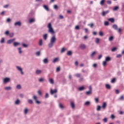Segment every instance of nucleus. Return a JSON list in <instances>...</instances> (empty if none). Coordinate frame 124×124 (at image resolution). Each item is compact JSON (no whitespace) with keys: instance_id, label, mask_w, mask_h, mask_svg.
I'll return each instance as SVG.
<instances>
[{"instance_id":"nucleus-40","label":"nucleus","mask_w":124,"mask_h":124,"mask_svg":"<svg viewBox=\"0 0 124 124\" xmlns=\"http://www.w3.org/2000/svg\"><path fill=\"white\" fill-rule=\"evenodd\" d=\"M90 103H91L89 101H87L84 103V105H86V106H88L90 105Z\"/></svg>"},{"instance_id":"nucleus-59","label":"nucleus","mask_w":124,"mask_h":124,"mask_svg":"<svg viewBox=\"0 0 124 124\" xmlns=\"http://www.w3.org/2000/svg\"><path fill=\"white\" fill-rule=\"evenodd\" d=\"M36 56H40V51H37L36 53Z\"/></svg>"},{"instance_id":"nucleus-22","label":"nucleus","mask_w":124,"mask_h":124,"mask_svg":"<svg viewBox=\"0 0 124 124\" xmlns=\"http://www.w3.org/2000/svg\"><path fill=\"white\" fill-rule=\"evenodd\" d=\"M43 6L44 8H45V9L46 10V11H49V8L47 6V5H44Z\"/></svg>"},{"instance_id":"nucleus-11","label":"nucleus","mask_w":124,"mask_h":124,"mask_svg":"<svg viewBox=\"0 0 124 124\" xmlns=\"http://www.w3.org/2000/svg\"><path fill=\"white\" fill-rule=\"evenodd\" d=\"M108 13H109V11H103L102 13V16H105V15H106V14H108Z\"/></svg>"},{"instance_id":"nucleus-17","label":"nucleus","mask_w":124,"mask_h":124,"mask_svg":"<svg viewBox=\"0 0 124 124\" xmlns=\"http://www.w3.org/2000/svg\"><path fill=\"white\" fill-rule=\"evenodd\" d=\"M100 41V39L98 38H96L95 40V42L96 44H98L99 43V41Z\"/></svg>"},{"instance_id":"nucleus-3","label":"nucleus","mask_w":124,"mask_h":124,"mask_svg":"<svg viewBox=\"0 0 124 124\" xmlns=\"http://www.w3.org/2000/svg\"><path fill=\"white\" fill-rule=\"evenodd\" d=\"M9 81H10V78H5L3 80V82L4 84H6V83H8Z\"/></svg>"},{"instance_id":"nucleus-58","label":"nucleus","mask_w":124,"mask_h":124,"mask_svg":"<svg viewBox=\"0 0 124 124\" xmlns=\"http://www.w3.org/2000/svg\"><path fill=\"white\" fill-rule=\"evenodd\" d=\"M38 94H39V95H42V93H41V91H40V90L38 91Z\"/></svg>"},{"instance_id":"nucleus-20","label":"nucleus","mask_w":124,"mask_h":124,"mask_svg":"<svg viewBox=\"0 0 124 124\" xmlns=\"http://www.w3.org/2000/svg\"><path fill=\"white\" fill-rule=\"evenodd\" d=\"M111 61V58L109 57H106L105 61L106 62H110Z\"/></svg>"},{"instance_id":"nucleus-25","label":"nucleus","mask_w":124,"mask_h":124,"mask_svg":"<svg viewBox=\"0 0 124 124\" xmlns=\"http://www.w3.org/2000/svg\"><path fill=\"white\" fill-rule=\"evenodd\" d=\"M49 83H50V84H54V79H53L52 78H49Z\"/></svg>"},{"instance_id":"nucleus-5","label":"nucleus","mask_w":124,"mask_h":124,"mask_svg":"<svg viewBox=\"0 0 124 124\" xmlns=\"http://www.w3.org/2000/svg\"><path fill=\"white\" fill-rule=\"evenodd\" d=\"M21 25L22 23L20 21H17L14 23V26H15V27H17V26H18V27H21Z\"/></svg>"},{"instance_id":"nucleus-51","label":"nucleus","mask_w":124,"mask_h":124,"mask_svg":"<svg viewBox=\"0 0 124 124\" xmlns=\"http://www.w3.org/2000/svg\"><path fill=\"white\" fill-rule=\"evenodd\" d=\"M47 28H48V29L52 28V24L51 23H48Z\"/></svg>"},{"instance_id":"nucleus-2","label":"nucleus","mask_w":124,"mask_h":124,"mask_svg":"<svg viewBox=\"0 0 124 124\" xmlns=\"http://www.w3.org/2000/svg\"><path fill=\"white\" fill-rule=\"evenodd\" d=\"M33 99L34 100H35V103H36V104H40V101L37 100V97L35 95H33Z\"/></svg>"},{"instance_id":"nucleus-56","label":"nucleus","mask_w":124,"mask_h":124,"mask_svg":"<svg viewBox=\"0 0 124 124\" xmlns=\"http://www.w3.org/2000/svg\"><path fill=\"white\" fill-rule=\"evenodd\" d=\"M45 97L46 98H48V97H49V94H48V93H46Z\"/></svg>"},{"instance_id":"nucleus-61","label":"nucleus","mask_w":124,"mask_h":124,"mask_svg":"<svg viewBox=\"0 0 124 124\" xmlns=\"http://www.w3.org/2000/svg\"><path fill=\"white\" fill-rule=\"evenodd\" d=\"M104 123H107V118H105L103 120Z\"/></svg>"},{"instance_id":"nucleus-12","label":"nucleus","mask_w":124,"mask_h":124,"mask_svg":"<svg viewBox=\"0 0 124 124\" xmlns=\"http://www.w3.org/2000/svg\"><path fill=\"white\" fill-rule=\"evenodd\" d=\"M107 106V104H106V102H104L102 104V108L103 109H105Z\"/></svg>"},{"instance_id":"nucleus-39","label":"nucleus","mask_w":124,"mask_h":124,"mask_svg":"<svg viewBox=\"0 0 124 124\" xmlns=\"http://www.w3.org/2000/svg\"><path fill=\"white\" fill-rule=\"evenodd\" d=\"M16 89H17V90H21V89H22V87L20 85H17L16 86Z\"/></svg>"},{"instance_id":"nucleus-33","label":"nucleus","mask_w":124,"mask_h":124,"mask_svg":"<svg viewBox=\"0 0 124 124\" xmlns=\"http://www.w3.org/2000/svg\"><path fill=\"white\" fill-rule=\"evenodd\" d=\"M17 49L18 50L19 54H22V53L23 52V51H22V48L21 47H18Z\"/></svg>"},{"instance_id":"nucleus-38","label":"nucleus","mask_w":124,"mask_h":124,"mask_svg":"<svg viewBox=\"0 0 124 124\" xmlns=\"http://www.w3.org/2000/svg\"><path fill=\"white\" fill-rule=\"evenodd\" d=\"M28 111H29V109L28 108H25L24 109V114H25V115H27V114H28Z\"/></svg>"},{"instance_id":"nucleus-14","label":"nucleus","mask_w":124,"mask_h":124,"mask_svg":"<svg viewBox=\"0 0 124 124\" xmlns=\"http://www.w3.org/2000/svg\"><path fill=\"white\" fill-rule=\"evenodd\" d=\"M112 28H113V29H114V30H115V31H117V30H118V25H116V24H114L112 26Z\"/></svg>"},{"instance_id":"nucleus-1","label":"nucleus","mask_w":124,"mask_h":124,"mask_svg":"<svg viewBox=\"0 0 124 124\" xmlns=\"http://www.w3.org/2000/svg\"><path fill=\"white\" fill-rule=\"evenodd\" d=\"M57 41V39L56 38V36H53L50 38V43L48 44V46L49 48H52L53 46H54V44L56 43V41Z\"/></svg>"},{"instance_id":"nucleus-18","label":"nucleus","mask_w":124,"mask_h":124,"mask_svg":"<svg viewBox=\"0 0 124 124\" xmlns=\"http://www.w3.org/2000/svg\"><path fill=\"white\" fill-rule=\"evenodd\" d=\"M59 62V58H55L53 60V62L55 63V62Z\"/></svg>"},{"instance_id":"nucleus-24","label":"nucleus","mask_w":124,"mask_h":124,"mask_svg":"<svg viewBox=\"0 0 124 124\" xmlns=\"http://www.w3.org/2000/svg\"><path fill=\"white\" fill-rule=\"evenodd\" d=\"M106 88L108 90H110V89H111V86L109 84H106Z\"/></svg>"},{"instance_id":"nucleus-34","label":"nucleus","mask_w":124,"mask_h":124,"mask_svg":"<svg viewBox=\"0 0 124 124\" xmlns=\"http://www.w3.org/2000/svg\"><path fill=\"white\" fill-rule=\"evenodd\" d=\"M99 35L100 36H103V35H104V34H103V32H102V31H100L99 32Z\"/></svg>"},{"instance_id":"nucleus-37","label":"nucleus","mask_w":124,"mask_h":124,"mask_svg":"<svg viewBox=\"0 0 124 124\" xmlns=\"http://www.w3.org/2000/svg\"><path fill=\"white\" fill-rule=\"evenodd\" d=\"M65 50H66V49L64 47H62L61 50V53H63L65 51Z\"/></svg>"},{"instance_id":"nucleus-10","label":"nucleus","mask_w":124,"mask_h":124,"mask_svg":"<svg viewBox=\"0 0 124 124\" xmlns=\"http://www.w3.org/2000/svg\"><path fill=\"white\" fill-rule=\"evenodd\" d=\"M20 45V43L15 42L13 43V46L14 47H17V46H19Z\"/></svg>"},{"instance_id":"nucleus-35","label":"nucleus","mask_w":124,"mask_h":124,"mask_svg":"<svg viewBox=\"0 0 124 124\" xmlns=\"http://www.w3.org/2000/svg\"><path fill=\"white\" fill-rule=\"evenodd\" d=\"M42 71L40 70H37L36 71V74H40L41 73Z\"/></svg>"},{"instance_id":"nucleus-30","label":"nucleus","mask_w":124,"mask_h":124,"mask_svg":"<svg viewBox=\"0 0 124 124\" xmlns=\"http://www.w3.org/2000/svg\"><path fill=\"white\" fill-rule=\"evenodd\" d=\"M67 56H71L72 55V51L69 50L67 53Z\"/></svg>"},{"instance_id":"nucleus-60","label":"nucleus","mask_w":124,"mask_h":124,"mask_svg":"<svg viewBox=\"0 0 124 124\" xmlns=\"http://www.w3.org/2000/svg\"><path fill=\"white\" fill-rule=\"evenodd\" d=\"M88 26H89V27H90V28H93V24L91 23V24H88Z\"/></svg>"},{"instance_id":"nucleus-19","label":"nucleus","mask_w":124,"mask_h":124,"mask_svg":"<svg viewBox=\"0 0 124 124\" xmlns=\"http://www.w3.org/2000/svg\"><path fill=\"white\" fill-rule=\"evenodd\" d=\"M71 107L73 108H75V104H74V102H71Z\"/></svg>"},{"instance_id":"nucleus-50","label":"nucleus","mask_w":124,"mask_h":124,"mask_svg":"<svg viewBox=\"0 0 124 124\" xmlns=\"http://www.w3.org/2000/svg\"><path fill=\"white\" fill-rule=\"evenodd\" d=\"M58 8L59 7H58V5H54V9H55L56 10H58Z\"/></svg>"},{"instance_id":"nucleus-32","label":"nucleus","mask_w":124,"mask_h":124,"mask_svg":"<svg viewBox=\"0 0 124 124\" xmlns=\"http://www.w3.org/2000/svg\"><path fill=\"white\" fill-rule=\"evenodd\" d=\"M47 34H44L43 35V38L45 40H47Z\"/></svg>"},{"instance_id":"nucleus-48","label":"nucleus","mask_w":124,"mask_h":124,"mask_svg":"<svg viewBox=\"0 0 124 124\" xmlns=\"http://www.w3.org/2000/svg\"><path fill=\"white\" fill-rule=\"evenodd\" d=\"M124 95H122L120 96V97L119 98L120 100H124Z\"/></svg>"},{"instance_id":"nucleus-16","label":"nucleus","mask_w":124,"mask_h":124,"mask_svg":"<svg viewBox=\"0 0 124 124\" xmlns=\"http://www.w3.org/2000/svg\"><path fill=\"white\" fill-rule=\"evenodd\" d=\"M43 62L44 63H48V62H49L47 58L44 59L43 60Z\"/></svg>"},{"instance_id":"nucleus-53","label":"nucleus","mask_w":124,"mask_h":124,"mask_svg":"<svg viewBox=\"0 0 124 124\" xmlns=\"http://www.w3.org/2000/svg\"><path fill=\"white\" fill-rule=\"evenodd\" d=\"M6 22H7V23H10V22H11V19H10V18H8L7 19Z\"/></svg>"},{"instance_id":"nucleus-36","label":"nucleus","mask_w":124,"mask_h":124,"mask_svg":"<svg viewBox=\"0 0 124 124\" xmlns=\"http://www.w3.org/2000/svg\"><path fill=\"white\" fill-rule=\"evenodd\" d=\"M113 39H114V37L113 36H110L109 38H108L109 41H112Z\"/></svg>"},{"instance_id":"nucleus-41","label":"nucleus","mask_w":124,"mask_h":124,"mask_svg":"<svg viewBox=\"0 0 124 124\" xmlns=\"http://www.w3.org/2000/svg\"><path fill=\"white\" fill-rule=\"evenodd\" d=\"M118 48L116 47H113L112 49H111V51L112 52H115Z\"/></svg>"},{"instance_id":"nucleus-47","label":"nucleus","mask_w":124,"mask_h":124,"mask_svg":"<svg viewBox=\"0 0 124 124\" xmlns=\"http://www.w3.org/2000/svg\"><path fill=\"white\" fill-rule=\"evenodd\" d=\"M100 109H101V107H100V106H98L97 107V111H100Z\"/></svg>"},{"instance_id":"nucleus-55","label":"nucleus","mask_w":124,"mask_h":124,"mask_svg":"<svg viewBox=\"0 0 124 124\" xmlns=\"http://www.w3.org/2000/svg\"><path fill=\"white\" fill-rule=\"evenodd\" d=\"M22 46L24 48H27V47H28V46L26 44H22Z\"/></svg>"},{"instance_id":"nucleus-29","label":"nucleus","mask_w":124,"mask_h":124,"mask_svg":"<svg viewBox=\"0 0 124 124\" xmlns=\"http://www.w3.org/2000/svg\"><path fill=\"white\" fill-rule=\"evenodd\" d=\"M96 54V52L95 51H93L92 53V54L90 55L91 58H93V56Z\"/></svg>"},{"instance_id":"nucleus-64","label":"nucleus","mask_w":124,"mask_h":124,"mask_svg":"<svg viewBox=\"0 0 124 124\" xmlns=\"http://www.w3.org/2000/svg\"><path fill=\"white\" fill-rule=\"evenodd\" d=\"M107 2L108 4H111V3H112V1H111L110 0H108Z\"/></svg>"},{"instance_id":"nucleus-6","label":"nucleus","mask_w":124,"mask_h":124,"mask_svg":"<svg viewBox=\"0 0 124 124\" xmlns=\"http://www.w3.org/2000/svg\"><path fill=\"white\" fill-rule=\"evenodd\" d=\"M15 38L10 39L7 41V44H11V43H13L14 41H15Z\"/></svg>"},{"instance_id":"nucleus-63","label":"nucleus","mask_w":124,"mask_h":124,"mask_svg":"<svg viewBox=\"0 0 124 124\" xmlns=\"http://www.w3.org/2000/svg\"><path fill=\"white\" fill-rule=\"evenodd\" d=\"M5 34H6V35H8V34H9V31H6L5 32Z\"/></svg>"},{"instance_id":"nucleus-13","label":"nucleus","mask_w":124,"mask_h":124,"mask_svg":"<svg viewBox=\"0 0 124 124\" xmlns=\"http://www.w3.org/2000/svg\"><path fill=\"white\" fill-rule=\"evenodd\" d=\"M29 22L30 24H31V23H33V22H35V19H34V18H30L29 20Z\"/></svg>"},{"instance_id":"nucleus-52","label":"nucleus","mask_w":124,"mask_h":124,"mask_svg":"<svg viewBox=\"0 0 124 124\" xmlns=\"http://www.w3.org/2000/svg\"><path fill=\"white\" fill-rule=\"evenodd\" d=\"M10 37H13L14 34L13 33H10L9 34Z\"/></svg>"},{"instance_id":"nucleus-7","label":"nucleus","mask_w":124,"mask_h":124,"mask_svg":"<svg viewBox=\"0 0 124 124\" xmlns=\"http://www.w3.org/2000/svg\"><path fill=\"white\" fill-rule=\"evenodd\" d=\"M48 31L49 32H50V33H51V34H54V33H55V31H54V30L53 29V28H48Z\"/></svg>"},{"instance_id":"nucleus-21","label":"nucleus","mask_w":124,"mask_h":124,"mask_svg":"<svg viewBox=\"0 0 124 124\" xmlns=\"http://www.w3.org/2000/svg\"><path fill=\"white\" fill-rule=\"evenodd\" d=\"M108 21H109L111 23H114V22H115V19L113 18H108Z\"/></svg>"},{"instance_id":"nucleus-49","label":"nucleus","mask_w":124,"mask_h":124,"mask_svg":"<svg viewBox=\"0 0 124 124\" xmlns=\"http://www.w3.org/2000/svg\"><path fill=\"white\" fill-rule=\"evenodd\" d=\"M104 25L105 26H109V22L108 21H105Z\"/></svg>"},{"instance_id":"nucleus-46","label":"nucleus","mask_w":124,"mask_h":124,"mask_svg":"<svg viewBox=\"0 0 124 124\" xmlns=\"http://www.w3.org/2000/svg\"><path fill=\"white\" fill-rule=\"evenodd\" d=\"M91 93H92V92L90 91L86 92L87 95H89V94H91Z\"/></svg>"},{"instance_id":"nucleus-31","label":"nucleus","mask_w":124,"mask_h":124,"mask_svg":"<svg viewBox=\"0 0 124 124\" xmlns=\"http://www.w3.org/2000/svg\"><path fill=\"white\" fill-rule=\"evenodd\" d=\"M118 9H119V6H116L113 8V11H116L118 10Z\"/></svg>"},{"instance_id":"nucleus-28","label":"nucleus","mask_w":124,"mask_h":124,"mask_svg":"<svg viewBox=\"0 0 124 124\" xmlns=\"http://www.w3.org/2000/svg\"><path fill=\"white\" fill-rule=\"evenodd\" d=\"M20 103V100L17 99L16 101L15 104L16 105H18Z\"/></svg>"},{"instance_id":"nucleus-45","label":"nucleus","mask_w":124,"mask_h":124,"mask_svg":"<svg viewBox=\"0 0 124 124\" xmlns=\"http://www.w3.org/2000/svg\"><path fill=\"white\" fill-rule=\"evenodd\" d=\"M0 43L2 44L4 43V38H2L0 40Z\"/></svg>"},{"instance_id":"nucleus-42","label":"nucleus","mask_w":124,"mask_h":124,"mask_svg":"<svg viewBox=\"0 0 124 124\" xmlns=\"http://www.w3.org/2000/svg\"><path fill=\"white\" fill-rule=\"evenodd\" d=\"M116 82V78H113L111 80V83H114Z\"/></svg>"},{"instance_id":"nucleus-27","label":"nucleus","mask_w":124,"mask_h":124,"mask_svg":"<svg viewBox=\"0 0 124 124\" xmlns=\"http://www.w3.org/2000/svg\"><path fill=\"white\" fill-rule=\"evenodd\" d=\"M105 3V0H102L100 2V4L101 5H104V3Z\"/></svg>"},{"instance_id":"nucleus-43","label":"nucleus","mask_w":124,"mask_h":124,"mask_svg":"<svg viewBox=\"0 0 124 124\" xmlns=\"http://www.w3.org/2000/svg\"><path fill=\"white\" fill-rule=\"evenodd\" d=\"M106 64H107V62L105 61L103 62V66H106Z\"/></svg>"},{"instance_id":"nucleus-15","label":"nucleus","mask_w":124,"mask_h":124,"mask_svg":"<svg viewBox=\"0 0 124 124\" xmlns=\"http://www.w3.org/2000/svg\"><path fill=\"white\" fill-rule=\"evenodd\" d=\"M78 91H79L80 92L82 91H84V90H85V87L84 86H81L80 87L78 88Z\"/></svg>"},{"instance_id":"nucleus-62","label":"nucleus","mask_w":124,"mask_h":124,"mask_svg":"<svg viewBox=\"0 0 124 124\" xmlns=\"http://www.w3.org/2000/svg\"><path fill=\"white\" fill-rule=\"evenodd\" d=\"M80 29V27L79 26H76L75 27V30H79Z\"/></svg>"},{"instance_id":"nucleus-26","label":"nucleus","mask_w":124,"mask_h":124,"mask_svg":"<svg viewBox=\"0 0 124 124\" xmlns=\"http://www.w3.org/2000/svg\"><path fill=\"white\" fill-rule=\"evenodd\" d=\"M43 43L42 42V39H40L39 41V46H42Z\"/></svg>"},{"instance_id":"nucleus-44","label":"nucleus","mask_w":124,"mask_h":124,"mask_svg":"<svg viewBox=\"0 0 124 124\" xmlns=\"http://www.w3.org/2000/svg\"><path fill=\"white\" fill-rule=\"evenodd\" d=\"M28 103H29V104H32V103H33L32 100L29 99L28 100Z\"/></svg>"},{"instance_id":"nucleus-9","label":"nucleus","mask_w":124,"mask_h":124,"mask_svg":"<svg viewBox=\"0 0 124 124\" xmlns=\"http://www.w3.org/2000/svg\"><path fill=\"white\" fill-rule=\"evenodd\" d=\"M79 48L82 50H84V49H86V45H85V44H81L79 46Z\"/></svg>"},{"instance_id":"nucleus-23","label":"nucleus","mask_w":124,"mask_h":124,"mask_svg":"<svg viewBox=\"0 0 124 124\" xmlns=\"http://www.w3.org/2000/svg\"><path fill=\"white\" fill-rule=\"evenodd\" d=\"M5 91H10L11 90V87H6L4 88Z\"/></svg>"},{"instance_id":"nucleus-4","label":"nucleus","mask_w":124,"mask_h":124,"mask_svg":"<svg viewBox=\"0 0 124 124\" xmlns=\"http://www.w3.org/2000/svg\"><path fill=\"white\" fill-rule=\"evenodd\" d=\"M16 68H17V70H18V71L21 72L22 75H24V72H23V69H22V68L19 67L18 66H16Z\"/></svg>"},{"instance_id":"nucleus-8","label":"nucleus","mask_w":124,"mask_h":124,"mask_svg":"<svg viewBox=\"0 0 124 124\" xmlns=\"http://www.w3.org/2000/svg\"><path fill=\"white\" fill-rule=\"evenodd\" d=\"M58 93V90H57V89H55L54 90H53L52 89L50 90L51 94H54V93Z\"/></svg>"},{"instance_id":"nucleus-57","label":"nucleus","mask_w":124,"mask_h":124,"mask_svg":"<svg viewBox=\"0 0 124 124\" xmlns=\"http://www.w3.org/2000/svg\"><path fill=\"white\" fill-rule=\"evenodd\" d=\"M59 107L60 108H61V109H63V106H62V104H59Z\"/></svg>"},{"instance_id":"nucleus-54","label":"nucleus","mask_w":124,"mask_h":124,"mask_svg":"<svg viewBox=\"0 0 124 124\" xmlns=\"http://www.w3.org/2000/svg\"><path fill=\"white\" fill-rule=\"evenodd\" d=\"M75 76H76V77L79 78L80 77L81 74H77L75 75Z\"/></svg>"}]
</instances>
